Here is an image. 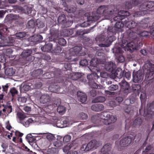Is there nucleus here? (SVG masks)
<instances>
[{
    "label": "nucleus",
    "instance_id": "obj_24",
    "mask_svg": "<svg viewBox=\"0 0 154 154\" xmlns=\"http://www.w3.org/2000/svg\"><path fill=\"white\" fill-rule=\"evenodd\" d=\"M101 64L103 65V66L104 67L106 70L109 72H112L114 70V67L115 66V64L111 61H110L106 63L105 64Z\"/></svg>",
    "mask_w": 154,
    "mask_h": 154
},
{
    "label": "nucleus",
    "instance_id": "obj_61",
    "mask_svg": "<svg viewBox=\"0 0 154 154\" xmlns=\"http://www.w3.org/2000/svg\"><path fill=\"white\" fill-rule=\"evenodd\" d=\"M146 5L147 6V10L151 8L154 6V2L153 1H146Z\"/></svg>",
    "mask_w": 154,
    "mask_h": 154
},
{
    "label": "nucleus",
    "instance_id": "obj_63",
    "mask_svg": "<svg viewBox=\"0 0 154 154\" xmlns=\"http://www.w3.org/2000/svg\"><path fill=\"white\" fill-rule=\"evenodd\" d=\"M90 93L91 97H94L99 94V91H98L93 89L90 91Z\"/></svg>",
    "mask_w": 154,
    "mask_h": 154
},
{
    "label": "nucleus",
    "instance_id": "obj_40",
    "mask_svg": "<svg viewBox=\"0 0 154 154\" xmlns=\"http://www.w3.org/2000/svg\"><path fill=\"white\" fill-rule=\"evenodd\" d=\"M82 75L81 73L79 72H75L72 75L71 74L70 75L68 76V77H71L72 79L76 80L80 78Z\"/></svg>",
    "mask_w": 154,
    "mask_h": 154
},
{
    "label": "nucleus",
    "instance_id": "obj_54",
    "mask_svg": "<svg viewBox=\"0 0 154 154\" xmlns=\"http://www.w3.org/2000/svg\"><path fill=\"white\" fill-rule=\"evenodd\" d=\"M38 13L41 14H45L47 12V9L43 7L40 6V8L38 10Z\"/></svg>",
    "mask_w": 154,
    "mask_h": 154
},
{
    "label": "nucleus",
    "instance_id": "obj_35",
    "mask_svg": "<svg viewBox=\"0 0 154 154\" xmlns=\"http://www.w3.org/2000/svg\"><path fill=\"white\" fill-rule=\"evenodd\" d=\"M15 70L13 68H7L5 70V73L6 75L8 76H11L13 75L15 73Z\"/></svg>",
    "mask_w": 154,
    "mask_h": 154
},
{
    "label": "nucleus",
    "instance_id": "obj_59",
    "mask_svg": "<svg viewBox=\"0 0 154 154\" xmlns=\"http://www.w3.org/2000/svg\"><path fill=\"white\" fill-rule=\"evenodd\" d=\"M58 44L62 46H64L66 43V42L65 39L63 38H59L58 40Z\"/></svg>",
    "mask_w": 154,
    "mask_h": 154
},
{
    "label": "nucleus",
    "instance_id": "obj_15",
    "mask_svg": "<svg viewBox=\"0 0 154 154\" xmlns=\"http://www.w3.org/2000/svg\"><path fill=\"white\" fill-rule=\"evenodd\" d=\"M50 31L51 36L49 37V41H54L58 37L59 31L57 29H55L54 26L51 27Z\"/></svg>",
    "mask_w": 154,
    "mask_h": 154
},
{
    "label": "nucleus",
    "instance_id": "obj_25",
    "mask_svg": "<svg viewBox=\"0 0 154 154\" xmlns=\"http://www.w3.org/2000/svg\"><path fill=\"white\" fill-rule=\"evenodd\" d=\"M91 29L87 30L86 31L84 32L81 30H78L76 32V34L78 35H82V39L85 41L88 42L89 41L90 39L89 37L85 36V35L90 32Z\"/></svg>",
    "mask_w": 154,
    "mask_h": 154
},
{
    "label": "nucleus",
    "instance_id": "obj_16",
    "mask_svg": "<svg viewBox=\"0 0 154 154\" xmlns=\"http://www.w3.org/2000/svg\"><path fill=\"white\" fill-rule=\"evenodd\" d=\"M82 47L81 46H76L70 49V54L72 56H82L84 55L82 51Z\"/></svg>",
    "mask_w": 154,
    "mask_h": 154
},
{
    "label": "nucleus",
    "instance_id": "obj_8",
    "mask_svg": "<svg viewBox=\"0 0 154 154\" xmlns=\"http://www.w3.org/2000/svg\"><path fill=\"white\" fill-rule=\"evenodd\" d=\"M99 145V143L95 140H93L90 141L87 145H83L81 147V149L82 151L87 152L94 148L96 149Z\"/></svg>",
    "mask_w": 154,
    "mask_h": 154
},
{
    "label": "nucleus",
    "instance_id": "obj_1",
    "mask_svg": "<svg viewBox=\"0 0 154 154\" xmlns=\"http://www.w3.org/2000/svg\"><path fill=\"white\" fill-rule=\"evenodd\" d=\"M137 25V23L133 20L128 21L125 23V26L128 29L124 33L123 36L127 39L122 40V47L126 51H130L131 52L136 49V47H139L142 45L141 41L137 36L136 33L131 30L134 28Z\"/></svg>",
    "mask_w": 154,
    "mask_h": 154
},
{
    "label": "nucleus",
    "instance_id": "obj_13",
    "mask_svg": "<svg viewBox=\"0 0 154 154\" xmlns=\"http://www.w3.org/2000/svg\"><path fill=\"white\" fill-rule=\"evenodd\" d=\"M32 53V50H28L23 51L21 55L24 60L31 62L34 59V57L31 55Z\"/></svg>",
    "mask_w": 154,
    "mask_h": 154
},
{
    "label": "nucleus",
    "instance_id": "obj_6",
    "mask_svg": "<svg viewBox=\"0 0 154 154\" xmlns=\"http://www.w3.org/2000/svg\"><path fill=\"white\" fill-rule=\"evenodd\" d=\"M99 78V77L96 73L88 75L87 76V79L88 80L89 86L93 88H97L98 85L96 82L98 83L97 80Z\"/></svg>",
    "mask_w": 154,
    "mask_h": 154
},
{
    "label": "nucleus",
    "instance_id": "obj_48",
    "mask_svg": "<svg viewBox=\"0 0 154 154\" xmlns=\"http://www.w3.org/2000/svg\"><path fill=\"white\" fill-rule=\"evenodd\" d=\"M76 8L75 7L67 6L65 7V9L68 13H74L76 11Z\"/></svg>",
    "mask_w": 154,
    "mask_h": 154
},
{
    "label": "nucleus",
    "instance_id": "obj_5",
    "mask_svg": "<svg viewBox=\"0 0 154 154\" xmlns=\"http://www.w3.org/2000/svg\"><path fill=\"white\" fill-rule=\"evenodd\" d=\"M96 59L93 58L90 61V63L93 65L98 64H104L106 62V59L104 53L101 50L97 51L95 54Z\"/></svg>",
    "mask_w": 154,
    "mask_h": 154
},
{
    "label": "nucleus",
    "instance_id": "obj_62",
    "mask_svg": "<svg viewBox=\"0 0 154 154\" xmlns=\"http://www.w3.org/2000/svg\"><path fill=\"white\" fill-rule=\"evenodd\" d=\"M119 88L118 86L117 85L112 84L108 87L109 90L111 91H116Z\"/></svg>",
    "mask_w": 154,
    "mask_h": 154
},
{
    "label": "nucleus",
    "instance_id": "obj_28",
    "mask_svg": "<svg viewBox=\"0 0 154 154\" xmlns=\"http://www.w3.org/2000/svg\"><path fill=\"white\" fill-rule=\"evenodd\" d=\"M31 39L32 42L35 43V44H37L42 42L43 37L42 35L38 34L32 36Z\"/></svg>",
    "mask_w": 154,
    "mask_h": 154
},
{
    "label": "nucleus",
    "instance_id": "obj_34",
    "mask_svg": "<svg viewBox=\"0 0 154 154\" xmlns=\"http://www.w3.org/2000/svg\"><path fill=\"white\" fill-rule=\"evenodd\" d=\"M17 17L16 14H10L6 16L5 20L6 22H8L10 21L16 20Z\"/></svg>",
    "mask_w": 154,
    "mask_h": 154
},
{
    "label": "nucleus",
    "instance_id": "obj_18",
    "mask_svg": "<svg viewBox=\"0 0 154 154\" xmlns=\"http://www.w3.org/2000/svg\"><path fill=\"white\" fill-rule=\"evenodd\" d=\"M116 72L117 75H119V77L122 78L124 77H125L128 80H129L131 78V74L129 72H126L125 71H122L121 69L119 68L116 70Z\"/></svg>",
    "mask_w": 154,
    "mask_h": 154
},
{
    "label": "nucleus",
    "instance_id": "obj_27",
    "mask_svg": "<svg viewBox=\"0 0 154 154\" xmlns=\"http://www.w3.org/2000/svg\"><path fill=\"white\" fill-rule=\"evenodd\" d=\"M24 13L20 14L18 15L17 14V17L16 20L17 23L20 26L22 25L23 24L25 21Z\"/></svg>",
    "mask_w": 154,
    "mask_h": 154
},
{
    "label": "nucleus",
    "instance_id": "obj_42",
    "mask_svg": "<svg viewBox=\"0 0 154 154\" xmlns=\"http://www.w3.org/2000/svg\"><path fill=\"white\" fill-rule=\"evenodd\" d=\"M63 35L66 36H68L72 35L73 33V31L72 29H64L63 30Z\"/></svg>",
    "mask_w": 154,
    "mask_h": 154
},
{
    "label": "nucleus",
    "instance_id": "obj_26",
    "mask_svg": "<svg viewBox=\"0 0 154 154\" xmlns=\"http://www.w3.org/2000/svg\"><path fill=\"white\" fill-rule=\"evenodd\" d=\"M78 99L82 103H84L87 99L86 94L82 92L78 91L77 93Z\"/></svg>",
    "mask_w": 154,
    "mask_h": 154
},
{
    "label": "nucleus",
    "instance_id": "obj_58",
    "mask_svg": "<svg viewBox=\"0 0 154 154\" xmlns=\"http://www.w3.org/2000/svg\"><path fill=\"white\" fill-rule=\"evenodd\" d=\"M18 100L19 102L20 103V105L22 106V104L24 103L27 101V99L24 97H19L18 98Z\"/></svg>",
    "mask_w": 154,
    "mask_h": 154
},
{
    "label": "nucleus",
    "instance_id": "obj_12",
    "mask_svg": "<svg viewBox=\"0 0 154 154\" xmlns=\"http://www.w3.org/2000/svg\"><path fill=\"white\" fill-rule=\"evenodd\" d=\"M57 71L56 70L55 68L52 67L49 68L48 71L42 75V77L44 79H50L57 76Z\"/></svg>",
    "mask_w": 154,
    "mask_h": 154
},
{
    "label": "nucleus",
    "instance_id": "obj_4",
    "mask_svg": "<svg viewBox=\"0 0 154 154\" xmlns=\"http://www.w3.org/2000/svg\"><path fill=\"white\" fill-rule=\"evenodd\" d=\"M100 118L102 119V122L105 125H109L115 122L116 120V118L112 115L109 112H104L101 113Z\"/></svg>",
    "mask_w": 154,
    "mask_h": 154
},
{
    "label": "nucleus",
    "instance_id": "obj_47",
    "mask_svg": "<svg viewBox=\"0 0 154 154\" xmlns=\"http://www.w3.org/2000/svg\"><path fill=\"white\" fill-rule=\"evenodd\" d=\"M35 23L37 26L39 28H42L45 26L44 23L39 19H38L36 20Z\"/></svg>",
    "mask_w": 154,
    "mask_h": 154
},
{
    "label": "nucleus",
    "instance_id": "obj_60",
    "mask_svg": "<svg viewBox=\"0 0 154 154\" xmlns=\"http://www.w3.org/2000/svg\"><path fill=\"white\" fill-rule=\"evenodd\" d=\"M141 134L140 133H138L134 136L133 140H134L135 142H138L141 139Z\"/></svg>",
    "mask_w": 154,
    "mask_h": 154
},
{
    "label": "nucleus",
    "instance_id": "obj_32",
    "mask_svg": "<svg viewBox=\"0 0 154 154\" xmlns=\"http://www.w3.org/2000/svg\"><path fill=\"white\" fill-rule=\"evenodd\" d=\"M52 44L50 43H49L44 46L41 48L42 51L44 52H49L51 51L52 47Z\"/></svg>",
    "mask_w": 154,
    "mask_h": 154
},
{
    "label": "nucleus",
    "instance_id": "obj_14",
    "mask_svg": "<svg viewBox=\"0 0 154 154\" xmlns=\"http://www.w3.org/2000/svg\"><path fill=\"white\" fill-rule=\"evenodd\" d=\"M133 81L135 83H140L143 81L144 75L140 71L133 73Z\"/></svg>",
    "mask_w": 154,
    "mask_h": 154
},
{
    "label": "nucleus",
    "instance_id": "obj_33",
    "mask_svg": "<svg viewBox=\"0 0 154 154\" xmlns=\"http://www.w3.org/2000/svg\"><path fill=\"white\" fill-rule=\"evenodd\" d=\"M149 22V18H145L143 19L140 22V26L143 29H146L148 26V24Z\"/></svg>",
    "mask_w": 154,
    "mask_h": 154
},
{
    "label": "nucleus",
    "instance_id": "obj_11",
    "mask_svg": "<svg viewBox=\"0 0 154 154\" xmlns=\"http://www.w3.org/2000/svg\"><path fill=\"white\" fill-rule=\"evenodd\" d=\"M146 5V2L142 3L139 8L140 11H137L134 13L133 16L134 17H137L140 16L144 15L146 13V11L147 10V7Z\"/></svg>",
    "mask_w": 154,
    "mask_h": 154
},
{
    "label": "nucleus",
    "instance_id": "obj_64",
    "mask_svg": "<svg viewBox=\"0 0 154 154\" xmlns=\"http://www.w3.org/2000/svg\"><path fill=\"white\" fill-rule=\"evenodd\" d=\"M33 122V120H32V119L30 118L25 122L23 124L26 127H28L30 123H32Z\"/></svg>",
    "mask_w": 154,
    "mask_h": 154
},
{
    "label": "nucleus",
    "instance_id": "obj_23",
    "mask_svg": "<svg viewBox=\"0 0 154 154\" xmlns=\"http://www.w3.org/2000/svg\"><path fill=\"white\" fill-rule=\"evenodd\" d=\"M10 28H8L6 26L3 25L0 29V38L2 40L5 39L4 35L9 32Z\"/></svg>",
    "mask_w": 154,
    "mask_h": 154
},
{
    "label": "nucleus",
    "instance_id": "obj_9",
    "mask_svg": "<svg viewBox=\"0 0 154 154\" xmlns=\"http://www.w3.org/2000/svg\"><path fill=\"white\" fill-rule=\"evenodd\" d=\"M119 84L120 86V91L122 94L127 95L130 92L129 85L125 80H122Z\"/></svg>",
    "mask_w": 154,
    "mask_h": 154
},
{
    "label": "nucleus",
    "instance_id": "obj_51",
    "mask_svg": "<svg viewBox=\"0 0 154 154\" xmlns=\"http://www.w3.org/2000/svg\"><path fill=\"white\" fill-rule=\"evenodd\" d=\"M5 108L6 110L7 116H8L9 114L12 112V106L10 105L7 104L5 105Z\"/></svg>",
    "mask_w": 154,
    "mask_h": 154
},
{
    "label": "nucleus",
    "instance_id": "obj_39",
    "mask_svg": "<svg viewBox=\"0 0 154 154\" xmlns=\"http://www.w3.org/2000/svg\"><path fill=\"white\" fill-rule=\"evenodd\" d=\"M154 75V65H152L149 69L147 70L146 76L148 78H151L152 76Z\"/></svg>",
    "mask_w": 154,
    "mask_h": 154
},
{
    "label": "nucleus",
    "instance_id": "obj_19",
    "mask_svg": "<svg viewBox=\"0 0 154 154\" xmlns=\"http://www.w3.org/2000/svg\"><path fill=\"white\" fill-rule=\"evenodd\" d=\"M122 51L120 48H118L116 52L115 55L116 58L118 61L119 62H123L125 60V58L122 55Z\"/></svg>",
    "mask_w": 154,
    "mask_h": 154
},
{
    "label": "nucleus",
    "instance_id": "obj_37",
    "mask_svg": "<svg viewBox=\"0 0 154 154\" xmlns=\"http://www.w3.org/2000/svg\"><path fill=\"white\" fill-rule=\"evenodd\" d=\"M100 116L97 115H93L91 118V121L93 123L99 124L100 122H102L101 120L100 119Z\"/></svg>",
    "mask_w": 154,
    "mask_h": 154
},
{
    "label": "nucleus",
    "instance_id": "obj_52",
    "mask_svg": "<svg viewBox=\"0 0 154 154\" xmlns=\"http://www.w3.org/2000/svg\"><path fill=\"white\" fill-rule=\"evenodd\" d=\"M73 143H71L69 145H66L63 149V151L64 152H67L73 146Z\"/></svg>",
    "mask_w": 154,
    "mask_h": 154
},
{
    "label": "nucleus",
    "instance_id": "obj_36",
    "mask_svg": "<svg viewBox=\"0 0 154 154\" xmlns=\"http://www.w3.org/2000/svg\"><path fill=\"white\" fill-rule=\"evenodd\" d=\"M142 122L143 120L141 118L138 117L133 121L132 126L135 127H139L141 125Z\"/></svg>",
    "mask_w": 154,
    "mask_h": 154
},
{
    "label": "nucleus",
    "instance_id": "obj_30",
    "mask_svg": "<svg viewBox=\"0 0 154 154\" xmlns=\"http://www.w3.org/2000/svg\"><path fill=\"white\" fill-rule=\"evenodd\" d=\"M24 11L25 14H27L31 16H34L36 13L35 10H33L32 8L30 7H27L24 9Z\"/></svg>",
    "mask_w": 154,
    "mask_h": 154
},
{
    "label": "nucleus",
    "instance_id": "obj_20",
    "mask_svg": "<svg viewBox=\"0 0 154 154\" xmlns=\"http://www.w3.org/2000/svg\"><path fill=\"white\" fill-rule=\"evenodd\" d=\"M51 102L48 105V106L49 109L51 110H53L56 106L59 105L61 103V100L59 98H55L54 100H51Z\"/></svg>",
    "mask_w": 154,
    "mask_h": 154
},
{
    "label": "nucleus",
    "instance_id": "obj_41",
    "mask_svg": "<svg viewBox=\"0 0 154 154\" xmlns=\"http://www.w3.org/2000/svg\"><path fill=\"white\" fill-rule=\"evenodd\" d=\"M106 100L104 97L103 96H98L92 100L94 103L103 102Z\"/></svg>",
    "mask_w": 154,
    "mask_h": 154
},
{
    "label": "nucleus",
    "instance_id": "obj_44",
    "mask_svg": "<svg viewBox=\"0 0 154 154\" xmlns=\"http://www.w3.org/2000/svg\"><path fill=\"white\" fill-rule=\"evenodd\" d=\"M63 51V49L60 46H57L53 50V52L56 54L58 55L62 53Z\"/></svg>",
    "mask_w": 154,
    "mask_h": 154
},
{
    "label": "nucleus",
    "instance_id": "obj_29",
    "mask_svg": "<svg viewBox=\"0 0 154 154\" xmlns=\"http://www.w3.org/2000/svg\"><path fill=\"white\" fill-rule=\"evenodd\" d=\"M91 108L95 111L99 112L104 109V106L102 104L97 103L92 105Z\"/></svg>",
    "mask_w": 154,
    "mask_h": 154
},
{
    "label": "nucleus",
    "instance_id": "obj_3",
    "mask_svg": "<svg viewBox=\"0 0 154 154\" xmlns=\"http://www.w3.org/2000/svg\"><path fill=\"white\" fill-rule=\"evenodd\" d=\"M130 13L125 11H121L119 12L118 15L113 18L114 21H117L115 24L114 26H108L107 29L108 32H111L114 34L119 32H122L123 31L124 24L120 21L126 18L128 19Z\"/></svg>",
    "mask_w": 154,
    "mask_h": 154
},
{
    "label": "nucleus",
    "instance_id": "obj_17",
    "mask_svg": "<svg viewBox=\"0 0 154 154\" xmlns=\"http://www.w3.org/2000/svg\"><path fill=\"white\" fill-rule=\"evenodd\" d=\"M51 94H43L41 95L39 98L40 102L42 104L48 103L49 104L51 102Z\"/></svg>",
    "mask_w": 154,
    "mask_h": 154
},
{
    "label": "nucleus",
    "instance_id": "obj_53",
    "mask_svg": "<svg viewBox=\"0 0 154 154\" xmlns=\"http://www.w3.org/2000/svg\"><path fill=\"white\" fill-rule=\"evenodd\" d=\"M10 92L11 93L13 98L15 97L18 93V91L15 88H11L10 91Z\"/></svg>",
    "mask_w": 154,
    "mask_h": 154
},
{
    "label": "nucleus",
    "instance_id": "obj_38",
    "mask_svg": "<svg viewBox=\"0 0 154 154\" xmlns=\"http://www.w3.org/2000/svg\"><path fill=\"white\" fill-rule=\"evenodd\" d=\"M26 138L27 140L30 144L32 143L35 144V139L32 135L31 134H28Z\"/></svg>",
    "mask_w": 154,
    "mask_h": 154
},
{
    "label": "nucleus",
    "instance_id": "obj_10",
    "mask_svg": "<svg viewBox=\"0 0 154 154\" xmlns=\"http://www.w3.org/2000/svg\"><path fill=\"white\" fill-rule=\"evenodd\" d=\"M133 138L134 136L132 135L123 137L120 141L119 145L122 147L128 146L131 143Z\"/></svg>",
    "mask_w": 154,
    "mask_h": 154
},
{
    "label": "nucleus",
    "instance_id": "obj_49",
    "mask_svg": "<svg viewBox=\"0 0 154 154\" xmlns=\"http://www.w3.org/2000/svg\"><path fill=\"white\" fill-rule=\"evenodd\" d=\"M27 26L29 29H34L35 27V23L34 20L31 19L29 20L28 22Z\"/></svg>",
    "mask_w": 154,
    "mask_h": 154
},
{
    "label": "nucleus",
    "instance_id": "obj_50",
    "mask_svg": "<svg viewBox=\"0 0 154 154\" xmlns=\"http://www.w3.org/2000/svg\"><path fill=\"white\" fill-rule=\"evenodd\" d=\"M111 149V145L109 143H107L103 146V148L101 149V150L107 152L110 150Z\"/></svg>",
    "mask_w": 154,
    "mask_h": 154
},
{
    "label": "nucleus",
    "instance_id": "obj_43",
    "mask_svg": "<svg viewBox=\"0 0 154 154\" xmlns=\"http://www.w3.org/2000/svg\"><path fill=\"white\" fill-rule=\"evenodd\" d=\"M15 38L12 37H9L8 40L6 41V43L7 44V46H11L13 45Z\"/></svg>",
    "mask_w": 154,
    "mask_h": 154
},
{
    "label": "nucleus",
    "instance_id": "obj_21",
    "mask_svg": "<svg viewBox=\"0 0 154 154\" xmlns=\"http://www.w3.org/2000/svg\"><path fill=\"white\" fill-rule=\"evenodd\" d=\"M48 90L51 92L57 93H61L62 92V89L58 85H52L48 88Z\"/></svg>",
    "mask_w": 154,
    "mask_h": 154
},
{
    "label": "nucleus",
    "instance_id": "obj_46",
    "mask_svg": "<svg viewBox=\"0 0 154 154\" xmlns=\"http://www.w3.org/2000/svg\"><path fill=\"white\" fill-rule=\"evenodd\" d=\"M57 111L60 114L63 115L66 111V108L63 106H60L57 107Z\"/></svg>",
    "mask_w": 154,
    "mask_h": 154
},
{
    "label": "nucleus",
    "instance_id": "obj_57",
    "mask_svg": "<svg viewBox=\"0 0 154 154\" xmlns=\"http://www.w3.org/2000/svg\"><path fill=\"white\" fill-rule=\"evenodd\" d=\"M2 107V106L3 107V108L2 109V110H0V116H2L5 115V117L7 116L6 112V110L5 108V105L4 104H1Z\"/></svg>",
    "mask_w": 154,
    "mask_h": 154
},
{
    "label": "nucleus",
    "instance_id": "obj_7",
    "mask_svg": "<svg viewBox=\"0 0 154 154\" xmlns=\"http://www.w3.org/2000/svg\"><path fill=\"white\" fill-rule=\"evenodd\" d=\"M57 21L63 28L69 27L73 23L72 21L67 20L65 15L63 14L60 15L57 18Z\"/></svg>",
    "mask_w": 154,
    "mask_h": 154
},
{
    "label": "nucleus",
    "instance_id": "obj_22",
    "mask_svg": "<svg viewBox=\"0 0 154 154\" xmlns=\"http://www.w3.org/2000/svg\"><path fill=\"white\" fill-rule=\"evenodd\" d=\"M72 69L71 64L69 62L64 63V67L63 68V70L64 71V74L65 75L68 76L70 75L71 73Z\"/></svg>",
    "mask_w": 154,
    "mask_h": 154
},
{
    "label": "nucleus",
    "instance_id": "obj_55",
    "mask_svg": "<svg viewBox=\"0 0 154 154\" xmlns=\"http://www.w3.org/2000/svg\"><path fill=\"white\" fill-rule=\"evenodd\" d=\"M78 117L82 120H84L87 119L88 116L87 114L84 112H82L79 114Z\"/></svg>",
    "mask_w": 154,
    "mask_h": 154
},
{
    "label": "nucleus",
    "instance_id": "obj_45",
    "mask_svg": "<svg viewBox=\"0 0 154 154\" xmlns=\"http://www.w3.org/2000/svg\"><path fill=\"white\" fill-rule=\"evenodd\" d=\"M32 85L31 83L27 84H24L22 87V89L25 91H27L33 88L32 87Z\"/></svg>",
    "mask_w": 154,
    "mask_h": 154
},
{
    "label": "nucleus",
    "instance_id": "obj_2",
    "mask_svg": "<svg viewBox=\"0 0 154 154\" xmlns=\"http://www.w3.org/2000/svg\"><path fill=\"white\" fill-rule=\"evenodd\" d=\"M114 7L112 6L101 5L97 10V14L92 13L85 14L86 16L87 14L89 15V16L87 17L88 20L81 24V26L82 27H87L89 26L90 21L95 22L100 17L98 14L102 15L107 19L110 18L114 14Z\"/></svg>",
    "mask_w": 154,
    "mask_h": 154
},
{
    "label": "nucleus",
    "instance_id": "obj_31",
    "mask_svg": "<svg viewBox=\"0 0 154 154\" xmlns=\"http://www.w3.org/2000/svg\"><path fill=\"white\" fill-rule=\"evenodd\" d=\"M43 73V70L41 69H38L34 70L32 72L31 75L34 78H37L42 75Z\"/></svg>",
    "mask_w": 154,
    "mask_h": 154
},
{
    "label": "nucleus",
    "instance_id": "obj_56",
    "mask_svg": "<svg viewBox=\"0 0 154 154\" xmlns=\"http://www.w3.org/2000/svg\"><path fill=\"white\" fill-rule=\"evenodd\" d=\"M26 35V33L24 32H19L15 34L16 36L19 39L24 37Z\"/></svg>",
    "mask_w": 154,
    "mask_h": 154
}]
</instances>
